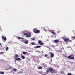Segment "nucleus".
I'll list each match as a JSON object with an SVG mask.
<instances>
[{"mask_svg":"<svg viewBox=\"0 0 75 75\" xmlns=\"http://www.w3.org/2000/svg\"><path fill=\"white\" fill-rule=\"evenodd\" d=\"M33 31L36 34H38L40 33V31L39 30H37V29L35 28L33 29Z\"/></svg>","mask_w":75,"mask_h":75,"instance_id":"obj_1","label":"nucleus"},{"mask_svg":"<svg viewBox=\"0 0 75 75\" xmlns=\"http://www.w3.org/2000/svg\"><path fill=\"white\" fill-rule=\"evenodd\" d=\"M49 71L51 73H55V70L53 68H50L49 69Z\"/></svg>","mask_w":75,"mask_h":75,"instance_id":"obj_2","label":"nucleus"},{"mask_svg":"<svg viewBox=\"0 0 75 75\" xmlns=\"http://www.w3.org/2000/svg\"><path fill=\"white\" fill-rule=\"evenodd\" d=\"M19 56L18 54H16L15 56V59L16 60V61H21V59L19 57H18Z\"/></svg>","mask_w":75,"mask_h":75,"instance_id":"obj_3","label":"nucleus"},{"mask_svg":"<svg viewBox=\"0 0 75 75\" xmlns=\"http://www.w3.org/2000/svg\"><path fill=\"white\" fill-rule=\"evenodd\" d=\"M67 58L68 59H74V56H73L72 57H71V55H70L69 56L67 57Z\"/></svg>","mask_w":75,"mask_h":75,"instance_id":"obj_4","label":"nucleus"},{"mask_svg":"<svg viewBox=\"0 0 75 75\" xmlns=\"http://www.w3.org/2000/svg\"><path fill=\"white\" fill-rule=\"evenodd\" d=\"M49 54L50 55V57L51 58H53L54 57V53H52V52H49Z\"/></svg>","mask_w":75,"mask_h":75,"instance_id":"obj_5","label":"nucleus"},{"mask_svg":"<svg viewBox=\"0 0 75 75\" xmlns=\"http://www.w3.org/2000/svg\"><path fill=\"white\" fill-rule=\"evenodd\" d=\"M38 43L39 44H40V45L42 46L44 45V43H43V42L41 40H39L38 41Z\"/></svg>","mask_w":75,"mask_h":75,"instance_id":"obj_6","label":"nucleus"},{"mask_svg":"<svg viewBox=\"0 0 75 75\" xmlns=\"http://www.w3.org/2000/svg\"><path fill=\"white\" fill-rule=\"evenodd\" d=\"M2 40L5 41H6L7 40V38H6V37H4V36H2Z\"/></svg>","mask_w":75,"mask_h":75,"instance_id":"obj_7","label":"nucleus"},{"mask_svg":"<svg viewBox=\"0 0 75 75\" xmlns=\"http://www.w3.org/2000/svg\"><path fill=\"white\" fill-rule=\"evenodd\" d=\"M63 40L64 41H65V42H67V41H69V38H64Z\"/></svg>","mask_w":75,"mask_h":75,"instance_id":"obj_8","label":"nucleus"},{"mask_svg":"<svg viewBox=\"0 0 75 75\" xmlns=\"http://www.w3.org/2000/svg\"><path fill=\"white\" fill-rule=\"evenodd\" d=\"M31 33L30 32H28L27 33H24V35H31Z\"/></svg>","mask_w":75,"mask_h":75,"instance_id":"obj_9","label":"nucleus"},{"mask_svg":"<svg viewBox=\"0 0 75 75\" xmlns=\"http://www.w3.org/2000/svg\"><path fill=\"white\" fill-rule=\"evenodd\" d=\"M54 42H55V43H58V42H59V40H58V39H57L54 40Z\"/></svg>","mask_w":75,"mask_h":75,"instance_id":"obj_10","label":"nucleus"},{"mask_svg":"<svg viewBox=\"0 0 75 75\" xmlns=\"http://www.w3.org/2000/svg\"><path fill=\"white\" fill-rule=\"evenodd\" d=\"M51 33H52V34L54 35H55V34H56V33L53 30L52 31Z\"/></svg>","mask_w":75,"mask_h":75,"instance_id":"obj_11","label":"nucleus"},{"mask_svg":"<svg viewBox=\"0 0 75 75\" xmlns=\"http://www.w3.org/2000/svg\"><path fill=\"white\" fill-rule=\"evenodd\" d=\"M41 46H37L35 47V48H41Z\"/></svg>","mask_w":75,"mask_h":75,"instance_id":"obj_12","label":"nucleus"},{"mask_svg":"<svg viewBox=\"0 0 75 75\" xmlns=\"http://www.w3.org/2000/svg\"><path fill=\"white\" fill-rule=\"evenodd\" d=\"M24 43L25 44H27L28 43V41H25L24 42Z\"/></svg>","mask_w":75,"mask_h":75,"instance_id":"obj_13","label":"nucleus"},{"mask_svg":"<svg viewBox=\"0 0 75 75\" xmlns=\"http://www.w3.org/2000/svg\"><path fill=\"white\" fill-rule=\"evenodd\" d=\"M31 44L32 45H36V44L34 43V42H32L31 43Z\"/></svg>","mask_w":75,"mask_h":75,"instance_id":"obj_14","label":"nucleus"},{"mask_svg":"<svg viewBox=\"0 0 75 75\" xmlns=\"http://www.w3.org/2000/svg\"><path fill=\"white\" fill-rule=\"evenodd\" d=\"M26 37H31V35H26Z\"/></svg>","mask_w":75,"mask_h":75,"instance_id":"obj_15","label":"nucleus"},{"mask_svg":"<svg viewBox=\"0 0 75 75\" xmlns=\"http://www.w3.org/2000/svg\"><path fill=\"white\" fill-rule=\"evenodd\" d=\"M49 70H46V74H48V73H49Z\"/></svg>","mask_w":75,"mask_h":75,"instance_id":"obj_16","label":"nucleus"},{"mask_svg":"<svg viewBox=\"0 0 75 75\" xmlns=\"http://www.w3.org/2000/svg\"><path fill=\"white\" fill-rule=\"evenodd\" d=\"M17 38H18V39H23L22 38H21V37H18Z\"/></svg>","mask_w":75,"mask_h":75,"instance_id":"obj_17","label":"nucleus"},{"mask_svg":"<svg viewBox=\"0 0 75 75\" xmlns=\"http://www.w3.org/2000/svg\"><path fill=\"white\" fill-rule=\"evenodd\" d=\"M22 53L23 54H27V52H23Z\"/></svg>","mask_w":75,"mask_h":75,"instance_id":"obj_18","label":"nucleus"},{"mask_svg":"<svg viewBox=\"0 0 75 75\" xmlns=\"http://www.w3.org/2000/svg\"><path fill=\"white\" fill-rule=\"evenodd\" d=\"M21 58L22 59H24L25 58V57L24 56H21Z\"/></svg>","mask_w":75,"mask_h":75,"instance_id":"obj_19","label":"nucleus"},{"mask_svg":"<svg viewBox=\"0 0 75 75\" xmlns=\"http://www.w3.org/2000/svg\"><path fill=\"white\" fill-rule=\"evenodd\" d=\"M13 71H14L15 72H16L17 71V69H15V68H13Z\"/></svg>","mask_w":75,"mask_h":75,"instance_id":"obj_20","label":"nucleus"},{"mask_svg":"<svg viewBox=\"0 0 75 75\" xmlns=\"http://www.w3.org/2000/svg\"><path fill=\"white\" fill-rule=\"evenodd\" d=\"M7 51V50H8V47H6L5 49Z\"/></svg>","mask_w":75,"mask_h":75,"instance_id":"obj_21","label":"nucleus"},{"mask_svg":"<svg viewBox=\"0 0 75 75\" xmlns=\"http://www.w3.org/2000/svg\"><path fill=\"white\" fill-rule=\"evenodd\" d=\"M42 67H38V69H42Z\"/></svg>","mask_w":75,"mask_h":75,"instance_id":"obj_22","label":"nucleus"},{"mask_svg":"<svg viewBox=\"0 0 75 75\" xmlns=\"http://www.w3.org/2000/svg\"><path fill=\"white\" fill-rule=\"evenodd\" d=\"M61 74H64V71H60Z\"/></svg>","mask_w":75,"mask_h":75,"instance_id":"obj_23","label":"nucleus"},{"mask_svg":"<svg viewBox=\"0 0 75 75\" xmlns=\"http://www.w3.org/2000/svg\"><path fill=\"white\" fill-rule=\"evenodd\" d=\"M47 56H48V55L47 54H45L44 56V57H47Z\"/></svg>","mask_w":75,"mask_h":75,"instance_id":"obj_24","label":"nucleus"},{"mask_svg":"<svg viewBox=\"0 0 75 75\" xmlns=\"http://www.w3.org/2000/svg\"><path fill=\"white\" fill-rule=\"evenodd\" d=\"M43 30H44V31H47V29H44Z\"/></svg>","mask_w":75,"mask_h":75,"instance_id":"obj_25","label":"nucleus"},{"mask_svg":"<svg viewBox=\"0 0 75 75\" xmlns=\"http://www.w3.org/2000/svg\"><path fill=\"white\" fill-rule=\"evenodd\" d=\"M31 39H32V40H35V38H32Z\"/></svg>","mask_w":75,"mask_h":75,"instance_id":"obj_26","label":"nucleus"},{"mask_svg":"<svg viewBox=\"0 0 75 75\" xmlns=\"http://www.w3.org/2000/svg\"><path fill=\"white\" fill-rule=\"evenodd\" d=\"M0 74H4V72H1L0 73Z\"/></svg>","mask_w":75,"mask_h":75,"instance_id":"obj_27","label":"nucleus"},{"mask_svg":"<svg viewBox=\"0 0 75 75\" xmlns=\"http://www.w3.org/2000/svg\"><path fill=\"white\" fill-rule=\"evenodd\" d=\"M38 53H41L40 52V51H38Z\"/></svg>","mask_w":75,"mask_h":75,"instance_id":"obj_28","label":"nucleus"},{"mask_svg":"<svg viewBox=\"0 0 75 75\" xmlns=\"http://www.w3.org/2000/svg\"><path fill=\"white\" fill-rule=\"evenodd\" d=\"M3 53H4V52H1L0 53V54H3Z\"/></svg>","mask_w":75,"mask_h":75,"instance_id":"obj_29","label":"nucleus"},{"mask_svg":"<svg viewBox=\"0 0 75 75\" xmlns=\"http://www.w3.org/2000/svg\"><path fill=\"white\" fill-rule=\"evenodd\" d=\"M69 42H72V40H69Z\"/></svg>","mask_w":75,"mask_h":75,"instance_id":"obj_30","label":"nucleus"},{"mask_svg":"<svg viewBox=\"0 0 75 75\" xmlns=\"http://www.w3.org/2000/svg\"><path fill=\"white\" fill-rule=\"evenodd\" d=\"M44 67H47V66H46V65H45V66H44Z\"/></svg>","mask_w":75,"mask_h":75,"instance_id":"obj_31","label":"nucleus"},{"mask_svg":"<svg viewBox=\"0 0 75 75\" xmlns=\"http://www.w3.org/2000/svg\"><path fill=\"white\" fill-rule=\"evenodd\" d=\"M9 68H11V66L9 67Z\"/></svg>","mask_w":75,"mask_h":75,"instance_id":"obj_32","label":"nucleus"},{"mask_svg":"<svg viewBox=\"0 0 75 75\" xmlns=\"http://www.w3.org/2000/svg\"><path fill=\"white\" fill-rule=\"evenodd\" d=\"M52 47H54V46H52Z\"/></svg>","mask_w":75,"mask_h":75,"instance_id":"obj_33","label":"nucleus"},{"mask_svg":"<svg viewBox=\"0 0 75 75\" xmlns=\"http://www.w3.org/2000/svg\"><path fill=\"white\" fill-rule=\"evenodd\" d=\"M47 30H48V28H47Z\"/></svg>","mask_w":75,"mask_h":75,"instance_id":"obj_34","label":"nucleus"},{"mask_svg":"<svg viewBox=\"0 0 75 75\" xmlns=\"http://www.w3.org/2000/svg\"><path fill=\"white\" fill-rule=\"evenodd\" d=\"M74 39H75V37L74 38Z\"/></svg>","mask_w":75,"mask_h":75,"instance_id":"obj_35","label":"nucleus"},{"mask_svg":"<svg viewBox=\"0 0 75 75\" xmlns=\"http://www.w3.org/2000/svg\"><path fill=\"white\" fill-rule=\"evenodd\" d=\"M47 58H48V57H47Z\"/></svg>","mask_w":75,"mask_h":75,"instance_id":"obj_36","label":"nucleus"},{"mask_svg":"<svg viewBox=\"0 0 75 75\" xmlns=\"http://www.w3.org/2000/svg\"><path fill=\"white\" fill-rule=\"evenodd\" d=\"M72 38H73V37H72Z\"/></svg>","mask_w":75,"mask_h":75,"instance_id":"obj_37","label":"nucleus"}]
</instances>
